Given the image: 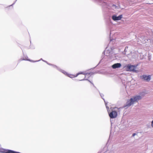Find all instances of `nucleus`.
Returning a JSON list of instances; mask_svg holds the SVG:
<instances>
[{"label":"nucleus","instance_id":"9b49d317","mask_svg":"<svg viewBox=\"0 0 153 153\" xmlns=\"http://www.w3.org/2000/svg\"><path fill=\"white\" fill-rule=\"evenodd\" d=\"M151 126L152 127H153V120L152 122Z\"/></svg>","mask_w":153,"mask_h":153},{"label":"nucleus","instance_id":"6e6552de","mask_svg":"<svg viewBox=\"0 0 153 153\" xmlns=\"http://www.w3.org/2000/svg\"><path fill=\"white\" fill-rule=\"evenodd\" d=\"M121 65L120 63H117L114 64L112 66V67L113 69H115L117 68H119L121 67Z\"/></svg>","mask_w":153,"mask_h":153},{"label":"nucleus","instance_id":"39448f33","mask_svg":"<svg viewBox=\"0 0 153 153\" xmlns=\"http://www.w3.org/2000/svg\"><path fill=\"white\" fill-rule=\"evenodd\" d=\"M109 115L111 118H115L117 116V113L116 111H112L109 114Z\"/></svg>","mask_w":153,"mask_h":153},{"label":"nucleus","instance_id":"9d476101","mask_svg":"<svg viewBox=\"0 0 153 153\" xmlns=\"http://www.w3.org/2000/svg\"><path fill=\"white\" fill-rule=\"evenodd\" d=\"M106 108L107 109V111H108V113H109V111L108 110V109H109V108L106 105Z\"/></svg>","mask_w":153,"mask_h":153},{"label":"nucleus","instance_id":"1a4fd4ad","mask_svg":"<svg viewBox=\"0 0 153 153\" xmlns=\"http://www.w3.org/2000/svg\"><path fill=\"white\" fill-rule=\"evenodd\" d=\"M29 60V61H30L29 60H28V59H20V61H22V60Z\"/></svg>","mask_w":153,"mask_h":153},{"label":"nucleus","instance_id":"f8f14e48","mask_svg":"<svg viewBox=\"0 0 153 153\" xmlns=\"http://www.w3.org/2000/svg\"><path fill=\"white\" fill-rule=\"evenodd\" d=\"M136 135L135 133H134L132 134V137H134Z\"/></svg>","mask_w":153,"mask_h":153},{"label":"nucleus","instance_id":"423d86ee","mask_svg":"<svg viewBox=\"0 0 153 153\" xmlns=\"http://www.w3.org/2000/svg\"><path fill=\"white\" fill-rule=\"evenodd\" d=\"M88 74V73H86L85 72H80L79 73H77L76 75H70L69 76L70 77V78H72L74 77H77V76H78L79 74H83L84 75H87Z\"/></svg>","mask_w":153,"mask_h":153},{"label":"nucleus","instance_id":"7ed1b4c3","mask_svg":"<svg viewBox=\"0 0 153 153\" xmlns=\"http://www.w3.org/2000/svg\"><path fill=\"white\" fill-rule=\"evenodd\" d=\"M137 66V65H131L130 64H128L126 66V68L128 69L127 71H132L134 72H137L138 71L135 70Z\"/></svg>","mask_w":153,"mask_h":153},{"label":"nucleus","instance_id":"f03ea898","mask_svg":"<svg viewBox=\"0 0 153 153\" xmlns=\"http://www.w3.org/2000/svg\"><path fill=\"white\" fill-rule=\"evenodd\" d=\"M86 73H88V74L87 75H84L83 74H80L79 75H81L80 76V78H79V80L80 81H82L84 80H88L89 82L90 83H91L93 85V86H94V85L93 83H92L91 81H90L89 80H88V79H85V78H86V76H88L89 75H92V73H88V72H85Z\"/></svg>","mask_w":153,"mask_h":153},{"label":"nucleus","instance_id":"f257e3e1","mask_svg":"<svg viewBox=\"0 0 153 153\" xmlns=\"http://www.w3.org/2000/svg\"><path fill=\"white\" fill-rule=\"evenodd\" d=\"M141 98V96H136L131 98L129 100H128L126 103V106H130L134 102H137Z\"/></svg>","mask_w":153,"mask_h":153},{"label":"nucleus","instance_id":"0eeeda50","mask_svg":"<svg viewBox=\"0 0 153 153\" xmlns=\"http://www.w3.org/2000/svg\"><path fill=\"white\" fill-rule=\"evenodd\" d=\"M122 16V15H120L118 16L114 15L112 16V19L114 21L119 20L121 19Z\"/></svg>","mask_w":153,"mask_h":153},{"label":"nucleus","instance_id":"20e7f679","mask_svg":"<svg viewBox=\"0 0 153 153\" xmlns=\"http://www.w3.org/2000/svg\"><path fill=\"white\" fill-rule=\"evenodd\" d=\"M141 79H143L147 82L149 81L151 78V76L149 75L148 76L146 75H144L140 76Z\"/></svg>","mask_w":153,"mask_h":153}]
</instances>
